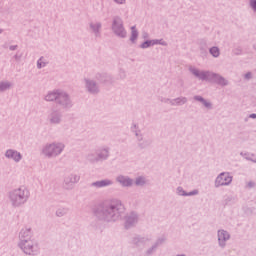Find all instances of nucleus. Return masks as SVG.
I'll use <instances>...</instances> for the list:
<instances>
[{
    "mask_svg": "<svg viewBox=\"0 0 256 256\" xmlns=\"http://www.w3.org/2000/svg\"><path fill=\"white\" fill-rule=\"evenodd\" d=\"M125 211L126 209L123 202L114 198L108 202V206H106V209L103 210V212L96 210L95 215L106 222H117L125 216Z\"/></svg>",
    "mask_w": 256,
    "mask_h": 256,
    "instance_id": "f257e3e1",
    "label": "nucleus"
},
{
    "mask_svg": "<svg viewBox=\"0 0 256 256\" xmlns=\"http://www.w3.org/2000/svg\"><path fill=\"white\" fill-rule=\"evenodd\" d=\"M188 71L190 74H192L194 77L201 81H213L215 84L221 87H226L229 85V80L218 73L200 70L193 65H190L188 67Z\"/></svg>",
    "mask_w": 256,
    "mask_h": 256,
    "instance_id": "f03ea898",
    "label": "nucleus"
},
{
    "mask_svg": "<svg viewBox=\"0 0 256 256\" xmlns=\"http://www.w3.org/2000/svg\"><path fill=\"white\" fill-rule=\"evenodd\" d=\"M31 192L28 186H18L9 192L8 199L14 208L24 206L30 199Z\"/></svg>",
    "mask_w": 256,
    "mask_h": 256,
    "instance_id": "7ed1b4c3",
    "label": "nucleus"
},
{
    "mask_svg": "<svg viewBox=\"0 0 256 256\" xmlns=\"http://www.w3.org/2000/svg\"><path fill=\"white\" fill-rule=\"evenodd\" d=\"M66 149V144L64 142H59L55 140L54 142H46L41 150V155L46 159H56L61 156Z\"/></svg>",
    "mask_w": 256,
    "mask_h": 256,
    "instance_id": "20e7f679",
    "label": "nucleus"
},
{
    "mask_svg": "<svg viewBox=\"0 0 256 256\" xmlns=\"http://www.w3.org/2000/svg\"><path fill=\"white\" fill-rule=\"evenodd\" d=\"M18 247L25 256H38L41 248L36 239L19 242Z\"/></svg>",
    "mask_w": 256,
    "mask_h": 256,
    "instance_id": "39448f33",
    "label": "nucleus"
},
{
    "mask_svg": "<svg viewBox=\"0 0 256 256\" xmlns=\"http://www.w3.org/2000/svg\"><path fill=\"white\" fill-rule=\"evenodd\" d=\"M112 33L120 39L127 38L128 32L121 17H114V19H112Z\"/></svg>",
    "mask_w": 256,
    "mask_h": 256,
    "instance_id": "423d86ee",
    "label": "nucleus"
},
{
    "mask_svg": "<svg viewBox=\"0 0 256 256\" xmlns=\"http://www.w3.org/2000/svg\"><path fill=\"white\" fill-rule=\"evenodd\" d=\"M233 179L234 177L233 174H231V172H220L214 178V187H228L233 183Z\"/></svg>",
    "mask_w": 256,
    "mask_h": 256,
    "instance_id": "0eeeda50",
    "label": "nucleus"
},
{
    "mask_svg": "<svg viewBox=\"0 0 256 256\" xmlns=\"http://www.w3.org/2000/svg\"><path fill=\"white\" fill-rule=\"evenodd\" d=\"M217 245L219 248L224 249L227 247L229 241H231V233L225 229H218L216 231Z\"/></svg>",
    "mask_w": 256,
    "mask_h": 256,
    "instance_id": "6e6552de",
    "label": "nucleus"
},
{
    "mask_svg": "<svg viewBox=\"0 0 256 256\" xmlns=\"http://www.w3.org/2000/svg\"><path fill=\"white\" fill-rule=\"evenodd\" d=\"M4 157L8 161H12L13 163H16V164H19L20 162H22L24 158L22 152H20L19 150H16V148H7L5 150Z\"/></svg>",
    "mask_w": 256,
    "mask_h": 256,
    "instance_id": "1a4fd4ad",
    "label": "nucleus"
},
{
    "mask_svg": "<svg viewBox=\"0 0 256 256\" xmlns=\"http://www.w3.org/2000/svg\"><path fill=\"white\" fill-rule=\"evenodd\" d=\"M84 86L88 94L90 95H98L100 93L99 84L95 79L85 77L84 78Z\"/></svg>",
    "mask_w": 256,
    "mask_h": 256,
    "instance_id": "9d476101",
    "label": "nucleus"
},
{
    "mask_svg": "<svg viewBox=\"0 0 256 256\" xmlns=\"http://www.w3.org/2000/svg\"><path fill=\"white\" fill-rule=\"evenodd\" d=\"M58 104L64 109H71L73 106V101L68 92L60 90L59 98L57 100Z\"/></svg>",
    "mask_w": 256,
    "mask_h": 256,
    "instance_id": "9b49d317",
    "label": "nucleus"
},
{
    "mask_svg": "<svg viewBox=\"0 0 256 256\" xmlns=\"http://www.w3.org/2000/svg\"><path fill=\"white\" fill-rule=\"evenodd\" d=\"M188 98L186 96H178L176 98H163L162 103L172 106V107H179L184 106L187 104Z\"/></svg>",
    "mask_w": 256,
    "mask_h": 256,
    "instance_id": "f8f14e48",
    "label": "nucleus"
},
{
    "mask_svg": "<svg viewBox=\"0 0 256 256\" xmlns=\"http://www.w3.org/2000/svg\"><path fill=\"white\" fill-rule=\"evenodd\" d=\"M157 45L167 47L168 43L163 38H160V39H147L146 41L140 43V49L145 50V49L157 46Z\"/></svg>",
    "mask_w": 256,
    "mask_h": 256,
    "instance_id": "ddd939ff",
    "label": "nucleus"
},
{
    "mask_svg": "<svg viewBox=\"0 0 256 256\" xmlns=\"http://www.w3.org/2000/svg\"><path fill=\"white\" fill-rule=\"evenodd\" d=\"M80 181V176L79 174H67L65 177H64V180H63V185L65 187V189L67 190H71L74 188V186L79 183Z\"/></svg>",
    "mask_w": 256,
    "mask_h": 256,
    "instance_id": "4468645a",
    "label": "nucleus"
},
{
    "mask_svg": "<svg viewBox=\"0 0 256 256\" xmlns=\"http://www.w3.org/2000/svg\"><path fill=\"white\" fill-rule=\"evenodd\" d=\"M35 240L34 231L31 227L25 226L19 232V242Z\"/></svg>",
    "mask_w": 256,
    "mask_h": 256,
    "instance_id": "2eb2a0df",
    "label": "nucleus"
},
{
    "mask_svg": "<svg viewBox=\"0 0 256 256\" xmlns=\"http://www.w3.org/2000/svg\"><path fill=\"white\" fill-rule=\"evenodd\" d=\"M60 91H61L60 89H53V90L47 91L43 96V100L47 103L58 101Z\"/></svg>",
    "mask_w": 256,
    "mask_h": 256,
    "instance_id": "dca6fc26",
    "label": "nucleus"
},
{
    "mask_svg": "<svg viewBox=\"0 0 256 256\" xmlns=\"http://www.w3.org/2000/svg\"><path fill=\"white\" fill-rule=\"evenodd\" d=\"M200 194L199 190L197 188H194L193 190H190L189 192H186L185 188L183 186H178L176 188V195L180 197H195Z\"/></svg>",
    "mask_w": 256,
    "mask_h": 256,
    "instance_id": "f3484780",
    "label": "nucleus"
},
{
    "mask_svg": "<svg viewBox=\"0 0 256 256\" xmlns=\"http://www.w3.org/2000/svg\"><path fill=\"white\" fill-rule=\"evenodd\" d=\"M49 122L52 125H58L62 122V114L60 110L58 109H53L51 113L49 114Z\"/></svg>",
    "mask_w": 256,
    "mask_h": 256,
    "instance_id": "a211bd4d",
    "label": "nucleus"
},
{
    "mask_svg": "<svg viewBox=\"0 0 256 256\" xmlns=\"http://www.w3.org/2000/svg\"><path fill=\"white\" fill-rule=\"evenodd\" d=\"M116 182H118L122 187L129 188L133 186L134 180L129 176H123V174H120L119 176H116Z\"/></svg>",
    "mask_w": 256,
    "mask_h": 256,
    "instance_id": "6ab92c4d",
    "label": "nucleus"
},
{
    "mask_svg": "<svg viewBox=\"0 0 256 256\" xmlns=\"http://www.w3.org/2000/svg\"><path fill=\"white\" fill-rule=\"evenodd\" d=\"M130 132L134 134L136 141L142 142L144 140V134L142 133L141 128L137 123H132V125H130Z\"/></svg>",
    "mask_w": 256,
    "mask_h": 256,
    "instance_id": "aec40b11",
    "label": "nucleus"
},
{
    "mask_svg": "<svg viewBox=\"0 0 256 256\" xmlns=\"http://www.w3.org/2000/svg\"><path fill=\"white\" fill-rule=\"evenodd\" d=\"M239 156L250 163L256 164V152H249V150H241Z\"/></svg>",
    "mask_w": 256,
    "mask_h": 256,
    "instance_id": "412c9836",
    "label": "nucleus"
},
{
    "mask_svg": "<svg viewBox=\"0 0 256 256\" xmlns=\"http://www.w3.org/2000/svg\"><path fill=\"white\" fill-rule=\"evenodd\" d=\"M102 29V23L100 21H91L89 23V30L95 35V37H100Z\"/></svg>",
    "mask_w": 256,
    "mask_h": 256,
    "instance_id": "4be33fe9",
    "label": "nucleus"
},
{
    "mask_svg": "<svg viewBox=\"0 0 256 256\" xmlns=\"http://www.w3.org/2000/svg\"><path fill=\"white\" fill-rule=\"evenodd\" d=\"M110 156L109 148H101L97 152L96 160L97 161H106Z\"/></svg>",
    "mask_w": 256,
    "mask_h": 256,
    "instance_id": "5701e85b",
    "label": "nucleus"
},
{
    "mask_svg": "<svg viewBox=\"0 0 256 256\" xmlns=\"http://www.w3.org/2000/svg\"><path fill=\"white\" fill-rule=\"evenodd\" d=\"M139 38V31L136 25L130 27V43L136 44Z\"/></svg>",
    "mask_w": 256,
    "mask_h": 256,
    "instance_id": "b1692460",
    "label": "nucleus"
},
{
    "mask_svg": "<svg viewBox=\"0 0 256 256\" xmlns=\"http://www.w3.org/2000/svg\"><path fill=\"white\" fill-rule=\"evenodd\" d=\"M194 100L197 101V102H199V103H201V105H202L203 107H205L206 109H208V110L212 109V103H211V101H209V100L203 98L202 96L196 95V96H194Z\"/></svg>",
    "mask_w": 256,
    "mask_h": 256,
    "instance_id": "393cba45",
    "label": "nucleus"
},
{
    "mask_svg": "<svg viewBox=\"0 0 256 256\" xmlns=\"http://www.w3.org/2000/svg\"><path fill=\"white\" fill-rule=\"evenodd\" d=\"M113 185L112 180L106 179V180H98L97 182H93V186L96 188H104L109 187Z\"/></svg>",
    "mask_w": 256,
    "mask_h": 256,
    "instance_id": "a878e982",
    "label": "nucleus"
},
{
    "mask_svg": "<svg viewBox=\"0 0 256 256\" xmlns=\"http://www.w3.org/2000/svg\"><path fill=\"white\" fill-rule=\"evenodd\" d=\"M48 64H49L48 58L46 56H41L37 60V69L41 70L43 68H46Z\"/></svg>",
    "mask_w": 256,
    "mask_h": 256,
    "instance_id": "bb28decb",
    "label": "nucleus"
},
{
    "mask_svg": "<svg viewBox=\"0 0 256 256\" xmlns=\"http://www.w3.org/2000/svg\"><path fill=\"white\" fill-rule=\"evenodd\" d=\"M11 87H12V83L10 81H7V80L0 81V93L10 90Z\"/></svg>",
    "mask_w": 256,
    "mask_h": 256,
    "instance_id": "cd10ccee",
    "label": "nucleus"
},
{
    "mask_svg": "<svg viewBox=\"0 0 256 256\" xmlns=\"http://www.w3.org/2000/svg\"><path fill=\"white\" fill-rule=\"evenodd\" d=\"M209 54L213 57V58H219L221 55V50L218 46H212L209 48Z\"/></svg>",
    "mask_w": 256,
    "mask_h": 256,
    "instance_id": "c85d7f7f",
    "label": "nucleus"
},
{
    "mask_svg": "<svg viewBox=\"0 0 256 256\" xmlns=\"http://www.w3.org/2000/svg\"><path fill=\"white\" fill-rule=\"evenodd\" d=\"M96 80L100 83V84H106L109 80V76L105 73H98L96 75Z\"/></svg>",
    "mask_w": 256,
    "mask_h": 256,
    "instance_id": "c756f323",
    "label": "nucleus"
},
{
    "mask_svg": "<svg viewBox=\"0 0 256 256\" xmlns=\"http://www.w3.org/2000/svg\"><path fill=\"white\" fill-rule=\"evenodd\" d=\"M136 186H144L147 183L146 178H144V176H138V178H136Z\"/></svg>",
    "mask_w": 256,
    "mask_h": 256,
    "instance_id": "7c9ffc66",
    "label": "nucleus"
},
{
    "mask_svg": "<svg viewBox=\"0 0 256 256\" xmlns=\"http://www.w3.org/2000/svg\"><path fill=\"white\" fill-rule=\"evenodd\" d=\"M248 5L250 10L256 15V0H249Z\"/></svg>",
    "mask_w": 256,
    "mask_h": 256,
    "instance_id": "2f4dec72",
    "label": "nucleus"
},
{
    "mask_svg": "<svg viewBox=\"0 0 256 256\" xmlns=\"http://www.w3.org/2000/svg\"><path fill=\"white\" fill-rule=\"evenodd\" d=\"M66 214H67L66 208H58V209H57L56 215H57L58 217H63V216H65Z\"/></svg>",
    "mask_w": 256,
    "mask_h": 256,
    "instance_id": "473e14b6",
    "label": "nucleus"
},
{
    "mask_svg": "<svg viewBox=\"0 0 256 256\" xmlns=\"http://www.w3.org/2000/svg\"><path fill=\"white\" fill-rule=\"evenodd\" d=\"M114 3L118 4V5H125L127 3L126 0H113Z\"/></svg>",
    "mask_w": 256,
    "mask_h": 256,
    "instance_id": "72a5a7b5",
    "label": "nucleus"
},
{
    "mask_svg": "<svg viewBox=\"0 0 256 256\" xmlns=\"http://www.w3.org/2000/svg\"><path fill=\"white\" fill-rule=\"evenodd\" d=\"M18 49V45L17 44H14V45H10L9 46V50L10 51H16Z\"/></svg>",
    "mask_w": 256,
    "mask_h": 256,
    "instance_id": "f704fd0d",
    "label": "nucleus"
},
{
    "mask_svg": "<svg viewBox=\"0 0 256 256\" xmlns=\"http://www.w3.org/2000/svg\"><path fill=\"white\" fill-rule=\"evenodd\" d=\"M247 187L248 188H254L255 187V182H252V181L247 182Z\"/></svg>",
    "mask_w": 256,
    "mask_h": 256,
    "instance_id": "c9c22d12",
    "label": "nucleus"
},
{
    "mask_svg": "<svg viewBox=\"0 0 256 256\" xmlns=\"http://www.w3.org/2000/svg\"><path fill=\"white\" fill-rule=\"evenodd\" d=\"M252 77V74L251 73H246L245 74V79H250Z\"/></svg>",
    "mask_w": 256,
    "mask_h": 256,
    "instance_id": "e433bc0d",
    "label": "nucleus"
},
{
    "mask_svg": "<svg viewBox=\"0 0 256 256\" xmlns=\"http://www.w3.org/2000/svg\"><path fill=\"white\" fill-rule=\"evenodd\" d=\"M250 118H252V119H256V113H252V114H250Z\"/></svg>",
    "mask_w": 256,
    "mask_h": 256,
    "instance_id": "4c0bfd02",
    "label": "nucleus"
},
{
    "mask_svg": "<svg viewBox=\"0 0 256 256\" xmlns=\"http://www.w3.org/2000/svg\"><path fill=\"white\" fill-rule=\"evenodd\" d=\"M176 256H186L185 254H178V255H176Z\"/></svg>",
    "mask_w": 256,
    "mask_h": 256,
    "instance_id": "58836bf2",
    "label": "nucleus"
},
{
    "mask_svg": "<svg viewBox=\"0 0 256 256\" xmlns=\"http://www.w3.org/2000/svg\"><path fill=\"white\" fill-rule=\"evenodd\" d=\"M3 33V29L2 28H0V34H2Z\"/></svg>",
    "mask_w": 256,
    "mask_h": 256,
    "instance_id": "ea45409f",
    "label": "nucleus"
},
{
    "mask_svg": "<svg viewBox=\"0 0 256 256\" xmlns=\"http://www.w3.org/2000/svg\"><path fill=\"white\" fill-rule=\"evenodd\" d=\"M137 221V216L134 218V222H136Z\"/></svg>",
    "mask_w": 256,
    "mask_h": 256,
    "instance_id": "a19ab883",
    "label": "nucleus"
},
{
    "mask_svg": "<svg viewBox=\"0 0 256 256\" xmlns=\"http://www.w3.org/2000/svg\"><path fill=\"white\" fill-rule=\"evenodd\" d=\"M131 218H128V222H130Z\"/></svg>",
    "mask_w": 256,
    "mask_h": 256,
    "instance_id": "79ce46f5",
    "label": "nucleus"
}]
</instances>
